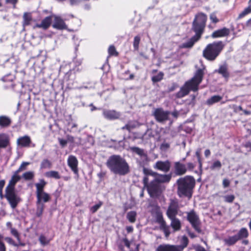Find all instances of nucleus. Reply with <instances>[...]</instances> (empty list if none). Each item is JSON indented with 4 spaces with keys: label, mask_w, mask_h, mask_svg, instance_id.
I'll list each match as a JSON object with an SVG mask.
<instances>
[{
    "label": "nucleus",
    "mask_w": 251,
    "mask_h": 251,
    "mask_svg": "<svg viewBox=\"0 0 251 251\" xmlns=\"http://www.w3.org/2000/svg\"><path fill=\"white\" fill-rule=\"evenodd\" d=\"M205 70V67L203 65H202L201 68L198 69L193 77L186 81L179 91L176 94V97L181 98L187 95L190 91H197L199 84L202 80Z\"/></svg>",
    "instance_id": "nucleus-1"
},
{
    "label": "nucleus",
    "mask_w": 251,
    "mask_h": 251,
    "mask_svg": "<svg viewBox=\"0 0 251 251\" xmlns=\"http://www.w3.org/2000/svg\"><path fill=\"white\" fill-rule=\"evenodd\" d=\"M106 165L111 172L119 176H125L130 172L126 159L119 155H113L107 159Z\"/></svg>",
    "instance_id": "nucleus-2"
},
{
    "label": "nucleus",
    "mask_w": 251,
    "mask_h": 251,
    "mask_svg": "<svg viewBox=\"0 0 251 251\" xmlns=\"http://www.w3.org/2000/svg\"><path fill=\"white\" fill-rule=\"evenodd\" d=\"M176 183L178 196L180 197L185 196L190 198L195 184L194 178L192 176H186L178 179Z\"/></svg>",
    "instance_id": "nucleus-3"
},
{
    "label": "nucleus",
    "mask_w": 251,
    "mask_h": 251,
    "mask_svg": "<svg viewBox=\"0 0 251 251\" xmlns=\"http://www.w3.org/2000/svg\"><path fill=\"white\" fill-rule=\"evenodd\" d=\"M224 47L222 41L214 42L207 45L203 51V55L207 60H214L219 55Z\"/></svg>",
    "instance_id": "nucleus-4"
},
{
    "label": "nucleus",
    "mask_w": 251,
    "mask_h": 251,
    "mask_svg": "<svg viewBox=\"0 0 251 251\" xmlns=\"http://www.w3.org/2000/svg\"><path fill=\"white\" fill-rule=\"evenodd\" d=\"M46 184L47 182L44 179H40L39 182L35 184L36 204L44 205V203L49 202L51 199L50 195L44 191Z\"/></svg>",
    "instance_id": "nucleus-5"
},
{
    "label": "nucleus",
    "mask_w": 251,
    "mask_h": 251,
    "mask_svg": "<svg viewBox=\"0 0 251 251\" xmlns=\"http://www.w3.org/2000/svg\"><path fill=\"white\" fill-rule=\"evenodd\" d=\"M5 198L9 202L11 207L14 209L20 202V198L15 193V190L10 189L5 190Z\"/></svg>",
    "instance_id": "nucleus-6"
},
{
    "label": "nucleus",
    "mask_w": 251,
    "mask_h": 251,
    "mask_svg": "<svg viewBox=\"0 0 251 251\" xmlns=\"http://www.w3.org/2000/svg\"><path fill=\"white\" fill-rule=\"evenodd\" d=\"M179 210L178 202L176 200L171 199L166 215L168 218L176 217Z\"/></svg>",
    "instance_id": "nucleus-7"
},
{
    "label": "nucleus",
    "mask_w": 251,
    "mask_h": 251,
    "mask_svg": "<svg viewBox=\"0 0 251 251\" xmlns=\"http://www.w3.org/2000/svg\"><path fill=\"white\" fill-rule=\"evenodd\" d=\"M156 221L160 225V228L163 231L166 237H169L171 233L169 226L166 225V222L163 219L162 213L160 211L157 212Z\"/></svg>",
    "instance_id": "nucleus-8"
},
{
    "label": "nucleus",
    "mask_w": 251,
    "mask_h": 251,
    "mask_svg": "<svg viewBox=\"0 0 251 251\" xmlns=\"http://www.w3.org/2000/svg\"><path fill=\"white\" fill-rule=\"evenodd\" d=\"M148 192L151 197H156L160 193V185L154 180L147 186Z\"/></svg>",
    "instance_id": "nucleus-9"
},
{
    "label": "nucleus",
    "mask_w": 251,
    "mask_h": 251,
    "mask_svg": "<svg viewBox=\"0 0 251 251\" xmlns=\"http://www.w3.org/2000/svg\"><path fill=\"white\" fill-rule=\"evenodd\" d=\"M187 219L195 229L200 233L201 232L200 227V222L198 215L194 212L192 211L188 213Z\"/></svg>",
    "instance_id": "nucleus-10"
},
{
    "label": "nucleus",
    "mask_w": 251,
    "mask_h": 251,
    "mask_svg": "<svg viewBox=\"0 0 251 251\" xmlns=\"http://www.w3.org/2000/svg\"><path fill=\"white\" fill-rule=\"evenodd\" d=\"M102 115L105 119L113 121L118 119L121 116V113L115 110L103 109Z\"/></svg>",
    "instance_id": "nucleus-11"
},
{
    "label": "nucleus",
    "mask_w": 251,
    "mask_h": 251,
    "mask_svg": "<svg viewBox=\"0 0 251 251\" xmlns=\"http://www.w3.org/2000/svg\"><path fill=\"white\" fill-rule=\"evenodd\" d=\"M170 114L169 111H164L162 108H157L154 110L153 115L158 122H162L168 119Z\"/></svg>",
    "instance_id": "nucleus-12"
},
{
    "label": "nucleus",
    "mask_w": 251,
    "mask_h": 251,
    "mask_svg": "<svg viewBox=\"0 0 251 251\" xmlns=\"http://www.w3.org/2000/svg\"><path fill=\"white\" fill-rule=\"evenodd\" d=\"M52 17L54 18V23L52 25L53 28L59 30L66 29L67 28V25L60 17L53 15Z\"/></svg>",
    "instance_id": "nucleus-13"
},
{
    "label": "nucleus",
    "mask_w": 251,
    "mask_h": 251,
    "mask_svg": "<svg viewBox=\"0 0 251 251\" xmlns=\"http://www.w3.org/2000/svg\"><path fill=\"white\" fill-rule=\"evenodd\" d=\"M154 168L164 172H167L170 168V162L168 160L166 161H159L156 162Z\"/></svg>",
    "instance_id": "nucleus-14"
},
{
    "label": "nucleus",
    "mask_w": 251,
    "mask_h": 251,
    "mask_svg": "<svg viewBox=\"0 0 251 251\" xmlns=\"http://www.w3.org/2000/svg\"><path fill=\"white\" fill-rule=\"evenodd\" d=\"M68 165L75 174H78V161L74 155H70L68 158Z\"/></svg>",
    "instance_id": "nucleus-15"
},
{
    "label": "nucleus",
    "mask_w": 251,
    "mask_h": 251,
    "mask_svg": "<svg viewBox=\"0 0 251 251\" xmlns=\"http://www.w3.org/2000/svg\"><path fill=\"white\" fill-rule=\"evenodd\" d=\"M230 30L228 28L224 27L213 32L211 34V37L213 38L225 37L228 36Z\"/></svg>",
    "instance_id": "nucleus-16"
},
{
    "label": "nucleus",
    "mask_w": 251,
    "mask_h": 251,
    "mask_svg": "<svg viewBox=\"0 0 251 251\" xmlns=\"http://www.w3.org/2000/svg\"><path fill=\"white\" fill-rule=\"evenodd\" d=\"M31 142V139L27 135L19 137L17 141V145L21 147H29Z\"/></svg>",
    "instance_id": "nucleus-17"
},
{
    "label": "nucleus",
    "mask_w": 251,
    "mask_h": 251,
    "mask_svg": "<svg viewBox=\"0 0 251 251\" xmlns=\"http://www.w3.org/2000/svg\"><path fill=\"white\" fill-rule=\"evenodd\" d=\"M171 220L170 226L172 227L174 232L179 231L181 228V223L176 217L169 218Z\"/></svg>",
    "instance_id": "nucleus-18"
},
{
    "label": "nucleus",
    "mask_w": 251,
    "mask_h": 251,
    "mask_svg": "<svg viewBox=\"0 0 251 251\" xmlns=\"http://www.w3.org/2000/svg\"><path fill=\"white\" fill-rule=\"evenodd\" d=\"M204 27L205 26L197 23L196 21H193L192 29L196 33L195 36L200 39Z\"/></svg>",
    "instance_id": "nucleus-19"
},
{
    "label": "nucleus",
    "mask_w": 251,
    "mask_h": 251,
    "mask_svg": "<svg viewBox=\"0 0 251 251\" xmlns=\"http://www.w3.org/2000/svg\"><path fill=\"white\" fill-rule=\"evenodd\" d=\"M156 251H179L176 245L170 244L160 245L156 249Z\"/></svg>",
    "instance_id": "nucleus-20"
},
{
    "label": "nucleus",
    "mask_w": 251,
    "mask_h": 251,
    "mask_svg": "<svg viewBox=\"0 0 251 251\" xmlns=\"http://www.w3.org/2000/svg\"><path fill=\"white\" fill-rule=\"evenodd\" d=\"M51 22V17L48 16L44 19L41 24H36L34 26V28L36 27L42 28L44 29H47L50 26Z\"/></svg>",
    "instance_id": "nucleus-21"
},
{
    "label": "nucleus",
    "mask_w": 251,
    "mask_h": 251,
    "mask_svg": "<svg viewBox=\"0 0 251 251\" xmlns=\"http://www.w3.org/2000/svg\"><path fill=\"white\" fill-rule=\"evenodd\" d=\"M18 173H16V172H15L14 175L10 180L9 184L6 187L5 190H10V189H12V190H15V185L16 183L21 179V177L18 175Z\"/></svg>",
    "instance_id": "nucleus-22"
},
{
    "label": "nucleus",
    "mask_w": 251,
    "mask_h": 251,
    "mask_svg": "<svg viewBox=\"0 0 251 251\" xmlns=\"http://www.w3.org/2000/svg\"><path fill=\"white\" fill-rule=\"evenodd\" d=\"M175 169L176 174L177 175H182L187 171L186 166L179 162H176L175 164Z\"/></svg>",
    "instance_id": "nucleus-23"
},
{
    "label": "nucleus",
    "mask_w": 251,
    "mask_h": 251,
    "mask_svg": "<svg viewBox=\"0 0 251 251\" xmlns=\"http://www.w3.org/2000/svg\"><path fill=\"white\" fill-rule=\"evenodd\" d=\"M171 178V175H159L157 173V175L155 176L154 180L159 184L160 183L168 182L170 180Z\"/></svg>",
    "instance_id": "nucleus-24"
},
{
    "label": "nucleus",
    "mask_w": 251,
    "mask_h": 251,
    "mask_svg": "<svg viewBox=\"0 0 251 251\" xmlns=\"http://www.w3.org/2000/svg\"><path fill=\"white\" fill-rule=\"evenodd\" d=\"M207 20L206 15L203 13H199L195 17L194 21L196 23L205 26V24Z\"/></svg>",
    "instance_id": "nucleus-25"
},
{
    "label": "nucleus",
    "mask_w": 251,
    "mask_h": 251,
    "mask_svg": "<svg viewBox=\"0 0 251 251\" xmlns=\"http://www.w3.org/2000/svg\"><path fill=\"white\" fill-rule=\"evenodd\" d=\"M9 144L8 136L5 134H0V148L6 147Z\"/></svg>",
    "instance_id": "nucleus-26"
},
{
    "label": "nucleus",
    "mask_w": 251,
    "mask_h": 251,
    "mask_svg": "<svg viewBox=\"0 0 251 251\" xmlns=\"http://www.w3.org/2000/svg\"><path fill=\"white\" fill-rule=\"evenodd\" d=\"M11 123V119L6 116H0V126L2 127L9 126Z\"/></svg>",
    "instance_id": "nucleus-27"
},
{
    "label": "nucleus",
    "mask_w": 251,
    "mask_h": 251,
    "mask_svg": "<svg viewBox=\"0 0 251 251\" xmlns=\"http://www.w3.org/2000/svg\"><path fill=\"white\" fill-rule=\"evenodd\" d=\"M215 72H218L221 74L223 77L227 79L228 78L229 74L227 71V67L226 65L221 66L218 70H215Z\"/></svg>",
    "instance_id": "nucleus-28"
},
{
    "label": "nucleus",
    "mask_w": 251,
    "mask_h": 251,
    "mask_svg": "<svg viewBox=\"0 0 251 251\" xmlns=\"http://www.w3.org/2000/svg\"><path fill=\"white\" fill-rule=\"evenodd\" d=\"M199 40V38L196 37V36H194L192 37L189 41H188L186 43H184L180 45V47L181 48H190L193 47L194 43L198 41Z\"/></svg>",
    "instance_id": "nucleus-29"
},
{
    "label": "nucleus",
    "mask_w": 251,
    "mask_h": 251,
    "mask_svg": "<svg viewBox=\"0 0 251 251\" xmlns=\"http://www.w3.org/2000/svg\"><path fill=\"white\" fill-rule=\"evenodd\" d=\"M238 240H239L236 236L234 235L233 236H229L224 239V242L225 245L230 246L234 245Z\"/></svg>",
    "instance_id": "nucleus-30"
},
{
    "label": "nucleus",
    "mask_w": 251,
    "mask_h": 251,
    "mask_svg": "<svg viewBox=\"0 0 251 251\" xmlns=\"http://www.w3.org/2000/svg\"><path fill=\"white\" fill-rule=\"evenodd\" d=\"M235 235L239 240L243 238H247L249 236V232L246 228L243 227L239 230L237 234Z\"/></svg>",
    "instance_id": "nucleus-31"
},
{
    "label": "nucleus",
    "mask_w": 251,
    "mask_h": 251,
    "mask_svg": "<svg viewBox=\"0 0 251 251\" xmlns=\"http://www.w3.org/2000/svg\"><path fill=\"white\" fill-rule=\"evenodd\" d=\"M32 21V16L30 13L25 12L23 15V26L28 25Z\"/></svg>",
    "instance_id": "nucleus-32"
},
{
    "label": "nucleus",
    "mask_w": 251,
    "mask_h": 251,
    "mask_svg": "<svg viewBox=\"0 0 251 251\" xmlns=\"http://www.w3.org/2000/svg\"><path fill=\"white\" fill-rule=\"evenodd\" d=\"M222 99V97L218 95H215L208 99L206 101V103L208 105H212L215 103L220 101Z\"/></svg>",
    "instance_id": "nucleus-33"
},
{
    "label": "nucleus",
    "mask_w": 251,
    "mask_h": 251,
    "mask_svg": "<svg viewBox=\"0 0 251 251\" xmlns=\"http://www.w3.org/2000/svg\"><path fill=\"white\" fill-rule=\"evenodd\" d=\"M45 176L47 177L53 178L56 179L60 178V176L59 173L55 171H50L46 173Z\"/></svg>",
    "instance_id": "nucleus-34"
},
{
    "label": "nucleus",
    "mask_w": 251,
    "mask_h": 251,
    "mask_svg": "<svg viewBox=\"0 0 251 251\" xmlns=\"http://www.w3.org/2000/svg\"><path fill=\"white\" fill-rule=\"evenodd\" d=\"M181 245L179 246H176V247L178 248V250L179 251H182L183 250L187 247L188 243V238L185 236H183L182 237L181 240Z\"/></svg>",
    "instance_id": "nucleus-35"
},
{
    "label": "nucleus",
    "mask_w": 251,
    "mask_h": 251,
    "mask_svg": "<svg viewBox=\"0 0 251 251\" xmlns=\"http://www.w3.org/2000/svg\"><path fill=\"white\" fill-rule=\"evenodd\" d=\"M130 151L138 154L140 157L146 153L143 149L136 147H130Z\"/></svg>",
    "instance_id": "nucleus-36"
},
{
    "label": "nucleus",
    "mask_w": 251,
    "mask_h": 251,
    "mask_svg": "<svg viewBox=\"0 0 251 251\" xmlns=\"http://www.w3.org/2000/svg\"><path fill=\"white\" fill-rule=\"evenodd\" d=\"M136 212L135 211H131L127 213V219L130 223H134L136 221Z\"/></svg>",
    "instance_id": "nucleus-37"
},
{
    "label": "nucleus",
    "mask_w": 251,
    "mask_h": 251,
    "mask_svg": "<svg viewBox=\"0 0 251 251\" xmlns=\"http://www.w3.org/2000/svg\"><path fill=\"white\" fill-rule=\"evenodd\" d=\"M51 162L47 159L43 160L40 165V167L41 169H50L51 168Z\"/></svg>",
    "instance_id": "nucleus-38"
},
{
    "label": "nucleus",
    "mask_w": 251,
    "mask_h": 251,
    "mask_svg": "<svg viewBox=\"0 0 251 251\" xmlns=\"http://www.w3.org/2000/svg\"><path fill=\"white\" fill-rule=\"evenodd\" d=\"M250 13H251V3H249L248 7L245 8L244 10L239 15V18H242Z\"/></svg>",
    "instance_id": "nucleus-39"
},
{
    "label": "nucleus",
    "mask_w": 251,
    "mask_h": 251,
    "mask_svg": "<svg viewBox=\"0 0 251 251\" xmlns=\"http://www.w3.org/2000/svg\"><path fill=\"white\" fill-rule=\"evenodd\" d=\"M39 241L42 246L47 245L50 242V240H49L46 237L43 235L40 236L39 238Z\"/></svg>",
    "instance_id": "nucleus-40"
},
{
    "label": "nucleus",
    "mask_w": 251,
    "mask_h": 251,
    "mask_svg": "<svg viewBox=\"0 0 251 251\" xmlns=\"http://www.w3.org/2000/svg\"><path fill=\"white\" fill-rule=\"evenodd\" d=\"M163 73L160 72L157 75L153 76L151 78V80L154 82L160 81L163 79Z\"/></svg>",
    "instance_id": "nucleus-41"
},
{
    "label": "nucleus",
    "mask_w": 251,
    "mask_h": 251,
    "mask_svg": "<svg viewBox=\"0 0 251 251\" xmlns=\"http://www.w3.org/2000/svg\"><path fill=\"white\" fill-rule=\"evenodd\" d=\"M222 167V164L219 160L215 161L210 166V169L212 170H214L216 169L219 170L221 169Z\"/></svg>",
    "instance_id": "nucleus-42"
},
{
    "label": "nucleus",
    "mask_w": 251,
    "mask_h": 251,
    "mask_svg": "<svg viewBox=\"0 0 251 251\" xmlns=\"http://www.w3.org/2000/svg\"><path fill=\"white\" fill-rule=\"evenodd\" d=\"M36 205H37V210H36V215L37 217H40L42 216V215L43 214L45 205H39V204H36Z\"/></svg>",
    "instance_id": "nucleus-43"
},
{
    "label": "nucleus",
    "mask_w": 251,
    "mask_h": 251,
    "mask_svg": "<svg viewBox=\"0 0 251 251\" xmlns=\"http://www.w3.org/2000/svg\"><path fill=\"white\" fill-rule=\"evenodd\" d=\"M170 147V144L166 141L163 142L160 146V149L163 151H166Z\"/></svg>",
    "instance_id": "nucleus-44"
},
{
    "label": "nucleus",
    "mask_w": 251,
    "mask_h": 251,
    "mask_svg": "<svg viewBox=\"0 0 251 251\" xmlns=\"http://www.w3.org/2000/svg\"><path fill=\"white\" fill-rule=\"evenodd\" d=\"M148 161V157L146 153L144 154L142 156L140 157L139 163L141 165L144 166Z\"/></svg>",
    "instance_id": "nucleus-45"
},
{
    "label": "nucleus",
    "mask_w": 251,
    "mask_h": 251,
    "mask_svg": "<svg viewBox=\"0 0 251 251\" xmlns=\"http://www.w3.org/2000/svg\"><path fill=\"white\" fill-rule=\"evenodd\" d=\"M141 38L139 36H136L134 38L133 47L135 50H138L139 49V45L140 42Z\"/></svg>",
    "instance_id": "nucleus-46"
},
{
    "label": "nucleus",
    "mask_w": 251,
    "mask_h": 251,
    "mask_svg": "<svg viewBox=\"0 0 251 251\" xmlns=\"http://www.w3.org/2000/svg\"><path fill=\"white\" fill-rule=\"evenodd\" d=\"M136 127V125L132 122H128L124 126L122 127L123 130L126 129L128 131H130L131 129Z\"/></svg>",
    "instance_id": "nucleus-47"
},
{
    "label": "nucleus",
    "mask_w": 251,
    "mask_h": 251,
    "mask_svg": "<svg viewBox=\"0 0 251 251\" xmlns=\"http://www.w3.org/2000/svg\"><path fill=\"white\" fill-rule=\"evenodd\" d=\"M103 204L102 201H99L98 203L95 204L90 208V211L92 213H95Z\"/></svg>",
    "instance_id": "nucleus-48"
},
{
    "label": "nucleus",
    "mask_w": 251,
    "mask_h": 251,
    "mask_svg": "<svg viewBox=\"0 0 251 251\" xmlns=\"http://www.w3.org/2000/svg\"><path fill=\"white\" fill-rule=\"evenodd\" d=\"M143 173L145 176H154V177L156 176V175H157L156 173L147 168L143 169Z\"/></svg>",
    "instance_id": "nucleus-49"
},
{
    "label": "nucleus",
    "mask_w": 251,
    "mask_h": 251,
    "mask_svg": "<svg viewBox=\"0 0 251 251\" xmlns=\"http://www.w3.org/2000/svg\"><path fill=\"white\" fill-rule=\"evenodd\" d=\"M34 176V173L32 172H27L23 174V177L25 180H30Z\"/></svg>",
    "instance_id": "nucleus-50"
},
{
    "label": "nucleus",
    "mask_w": 251,
    "mask_h": 251,
    "mask_svg": "<svg viewBox=\"0 0 251 251\" xmlns=\"http://www.w3.org/2000/svg\"><path fill=\"white\" fill-rule=\"evenodd\" d=\"M224 201L226 202L231 203L235 199V197L233 195H226L224 197Z\"/></svg>",
    "instance_id": "nucleus-51"
},
{
    "label": "nucleus",
    "mask_w": 251,
    "mask_h": 251,
    "mask_svg": "<svg viewBox=\"0 0 251 251\" xmlns=\"http://www.w3.org/2000/svg\"><path fill=\"white\" fill-rule=\"evenodd\" d=\"M29 164V162H24L22 163L19 169L16 171V173H19V172L25 170L26 169V167L27 165Z\"/></svg>",
    "instance_id": "nucleus-52"
},
{
    "label": "nucleus",
    "mask_w": 251,
    "mask_h": 251,
    "mask_svg": "<svg viewBox=\"0 0 251 251\" xmlns=\"http://www.w3.org/2000/svg\"><path fill=\"white\" fill-rule=\"evenodd\" d=\"M108 53L110 55L117 56L118 52L116 51L115 48L113 46H110L108 48Z\"/></svg>",
    "instance_id": "nucleus-53"
},
{
    "label": "nucleus",
    "mask_w": 251,
    "mask_h": 251,
    "mask_svg": "<svg viewBox=\"0 0 251 251\" xmlns=\"http://www.w3.org/2000/svg\"><path fill=\"white\" fill-rule=\"evenodd\" d=\"M11 233L15 236L18 241H20V235L17 230L12 227H10Z\"/></svg>",
    "instance_id": "nucleus-54"
},
{
    "label": "nucleus",
    "mask_w": 251,
    "mask_h": 251,
    "mask_svg": "<svg viewBox=\"0 0 251 251\" xmlns=\"http://www.w3.org/2000/svg\"><path fill=\"white\" fill-rule=\"evenodd\" d=\"M210 19L214 23H217L219 22V20L217 18L216 14L215 13H212L210 14Z\"/></svg>",
    "instance_id": "nucleus-55"
},
{
    "label": "nucleus",
    "mask_w": 251,
    "mask_h": 251,
    "mask_svg": "<svg viewBox=\"0 0 251 251\" xmlns=\"http://www.w3.org/2000/svg\"><path fill=\"white\" fill-rule=\"evenodd\" d=\"M0 251H6V248L2 242V237L0 235Z\"/></svg>",
    "instance_id": "nucleus-56"
},
{
    "label": "nucleus",
    "mask_w": 251,
    "mask_h": 251,
    "mask_svg": "<svg viewBox=\"0 0 251 251\" xmlns=\"http://www.w3.org/2000/svg\"><path fill=\"white\" fill-rule=\"evenodd\" d=\"M229 184H230V181H229V180H228L226 178H225V179H223V185L224 188H226L228 186H229Z\"/></svg>",
    "instance_id": "nucleus-57"
},
{
    "label": "nucleus",
    "mask_w": 251,
    "mask_h": 251,
    "mask_svg": "<svg viewBox=\"0 0 251 251\" xmlns=\"http://www.w3.org/2000/svg\"><path fill=\"white\" fill-rule=\"evenodd\" d=\"M6 240L10 244L13 245L14 246H18V245L17 244H16L14 241L11 239V238H6Z\"/></svg>",
    "instance_id": "nucleus-58"
},
{
    "label": "nucleus",
    "mask_w": 251,
    "mask_h": 251,
    "mask_svg": "<svg viewBox=\"0 0 251 251\" xmlns=\"http://www.w3.org/2000/svg\"><path fill=\"white\" fill-rule=\"evenodd\" d=\"M196 251H207L203 247L198 245L195 247Z\"/></svg>",
    "instance_id": "nucleus-59"
},
{
    "label": "nucleus",
    "mask_w": 251,
    "mask_h": 251,
    "mask_svg": "<svg viewBox=\"0 0 251 251\" xmlns=\"http://www.w3.org/2000/svg\"><path fill=\"white\" fill-rule=\"evenodd\" d=\"M59 142L60 144L61 145V146L62 147H65L67 143V140H64L62 139H59Z\"/></svg>",
    "instance_id": "nucleus-60"
},
{
    "label": "nucleus",
    "mask_w": 251,
    "mask_h": 251,
    "mask_svg": "<svg viewBox=\"0 0 251 251\" xmlns=\"http://www.w3.org/2000/svg\"><path fill=\"white\" fill-rule=\"evenodd\" d=\"M143 181V183H144V186L145 187H147V186L149 185L148 184L149 178L148 177V176H146L144 177Z\"/></svg>",
    "instance_id": "nucleus-61"
},
{
    "label": "nucleus",
    "mask_w": 251,
    "mask_h": 251,
    "mask_svg": "<svg viewBox=\"0 0 251 251\" xmlns=\"http://www.w3.org/2000/svg\"><path fill=\"white\" fill-rule=\"evenodd\" d=\"M123 243L124 244V245L126 246L127 248H129L130 243H129V242L128 241V240L127 239H126V238L124 239L123 240Z\"/></svg>",
    "instance_id": "nucleus-62"
},
{
    "label": "nucleus",
    "mask_w": 251,
    "mask_h": 251,
    "mask_svg": "<svg viewBox=\"0 0 251 251\" xmlns=\"http://www.w3.org/2000/svg\"><path fill=\"white\" fill-rule=\"evenodd\" d=\"M67 142H71V143L74 142V138L72 136L68 135L67 136Z\"/></svg>",
    "instance_id": "nucleus-63"
},
{
    "label": "nucleus",
    "mask_w": 251,
    "mask_h": 251,
    "mask_svg": "<svg viewBox=\"0 0 251 251\" xmlns=\"http://www.w3.org/2000/svg\"><path fill=\"white\" fill-rule=\"evenodd\" d=\"M187 166L188 170H193L195 167V165L192 163H188Z\"/></svg>",
    "instance_id": "nucleus-64"
}]
</instances>
